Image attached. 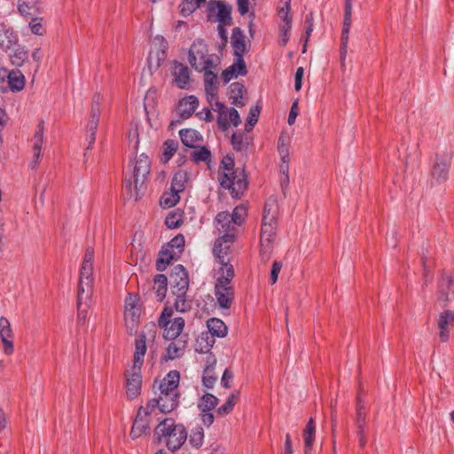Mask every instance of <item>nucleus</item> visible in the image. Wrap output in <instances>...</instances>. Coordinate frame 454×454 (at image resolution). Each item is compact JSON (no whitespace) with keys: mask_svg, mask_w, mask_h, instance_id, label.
Returning a JSON list of instances; mask_svg holds the SVG:
<instances>
[{"mask_svg":"<svg viewBox=\"0 0 454 454\" xmlns=\"http://www.w3.org/2000/svg\"><path fill=\"white\" fill-rule=\"evenodd\" d=\"M188 62L199 73L204 74L205 92L210 98L218 94L217 73L220 58L209 53L207 44L202 39L195 40L188 51Z\"/></svg>","mask_w":454,"mask_h":454,"instance_id":"1","label":"nucleus"},{"mask_svg":"<svg viewBox=\"0 0 454 454\" xmlns=\"http://www.w3.org/2000/svg\"><path fill=\"white\" fill-rule=\"evenodd\" d=\"M145 336L140 335L136 339L133 355V365L126 373V387L129 399L137 398L141 392L142 374L141 367L146 352Z\"/></svg>","mask_w":454,"mask_h":454,"instance_id":"2","label":"nucleus"},{"mask_svg":"<svg viewBox=\"0 0 454 454\" xmlns=\"http://www.w3.org/2000/svg\"><path fill=\"white\" fill-rule=\"evenodd\" d=\"M232 158L225 156L221 162L220 184L221 186L231 191L233 198L239 199L247 186L244 169L234 170Z\"/></svg>","mask_w":454,"mask_h":454,"instance_id":"3","label":"nucleus"},{"mask_svg":"<svg viewBox=\"0 0 454 454\" xmlns=\"http://www.w3.org/2000/svg\"><path fill=\"white\" fill-rule=\"evenodd\" d=\"M215 284V296L221 309H229L234 300L235 292L232 285L234 278L233 266L225 265L223 270H218Z\"/></svg>","mask_w":454,"mask_h":454,"instance_id":"4","label":"nucleus"},{"mask_svg":"<svg viewBox=\"0 0 454 454\" xmlns=\"http://www.w3.org/2000/svg\"><path fill=\"white\" fill-rule=\"evenodd\" d=\"M160 441H164L167 448L175 451L179 450L187 440V431L182 424H176L172 419H165L155 428Z\"/></svg>","mask_w":454,"mask_h":454,"instance_id":"5","label":"nucleus"},{"mask_svg":"<svg viewBox=\"0 0 454 454\" xmlns=\"http://www.w3.org/2000/svg\"><path fill=\"white\" fill-rule=\"evenodd\" d=\"M174 311L169 307H165L159 319L158 325L162 330V336L166 339H176L182 336L185 321L181 317H173Z\"/></svg>","mask_w":454,"mask_h":454,"instance_id":"6","label":"nucleus"},{"mask_svg":"<svg viewBox=\"0 0 454 454\" xmlns=\"http://www.w3.org/2000/svg\"><path fill=\"white\" fill-rule=\"evenodd\" d=\"M93 258L94 251L91 248L86 250L84 259L80 271V281L78 294L82 299H89L92 296L93 291Z\"/></svg>","mask_w":454,"mask_h":454,"instance_id":"7","label":"nucleus"},{"mask_svg":"<svg viewBox=\"0 0 454 454\" xmlns=\"http://www.w3.org/2000/svg\"><path fill=\"white\" fill-rule=\"evenodd\" d=\"M139 298L137 295L129 294L124 304V321L127 331L133 334L137 333L141 315V309L138 305Z\"/></svg>","mask_w":454,"mask_h":454,"instance_id":"8","label":"nucleus"},{"mask_svg":"<svg viewBox=\"0 0 454 454\" xmlns=\"http://www.w3.org/2000/svg\"><path fill=\"white\" fill-rule=\"evenodd\" d=\"M168 48V43L162 35H157L153 37L148 57L150 70H156L160 67L167 58Z\"/></svg>","mask_w":454,"mask_h":454,"instance_id":"9","label":"nucleus"},{"mask_svg":"<svg viewBox=\"0 0 454 454\" xmlns=\"http://www.w3.org/2000/svg\"><path fill=\"white\" fill-rule=\"evenodd\" d=\"M233 234H223L218 236L213 247V254L220 264L218 270H223L225 265L232 266L230 263L229 252L231 244L235 241Z\"/></svg>","mask_w":454,"mask_h":454,"instance_id":"10","label":"nucleus"},{"mask_svg":"<svg viewBox=\"0 0 454 454\" xmlns=\"http://www.w3.org/2000/svg\"><path fill=\"white\" fill-rule=\"evenodd\" d=\"M178 394L158 393V397L151 399L146 403V407L154 413L159 410L161 413H168L174 411L178 405Z\"/></svg>","mask_w":454,"mask_h":454,"instance_id":"11","label":"nucleus"},{"mask_svg":"<svg viewBox=\"0 0 454 454\" xmlns=\"http://www.w3.org/2000/svg\"><path fill=\"white\" fill-rule=\"evenodd\" d=\"M451 153H437L432 164L431 177L437 183L445 182L449 176Z\"/></svg>","mask_w":454,"mask_h":454,"instance_id":"12","label":"nucleus"},{"mask_svg":"<svg viewBox=\"0 0 454 454\" xmlns=\"http://www.w3.org/2000/svg\"><path fill=\"white\" fill-rule=\"evenodd\" d=\"M133 183L134 188L137 191L136 200L138 197V192L142 189L147 176L150 173V160L149 158L142 153L136 160L133 165Z\"/></svg>","mask_w":454,"mask_h":454,"instance_id":"13","label":"nucleus"},{"mask_svg":"<svg viewBox=\"0 0 454 454\" xmlns=\"http://www.w3.org/2000/svg\"><path fill=\"white\" fill-rule=\"evenodd\" d=\"M207 20L212 22L231 23V8L222 1L207 3Z\"/></svg>","mask_w":454,"mask_h":454,"instance_id":"14","label":"nucleus"},{"mask_svg":"<svg viewBox=\"0 0 454 454\" xmlns=\"http://www.w3.org/2000/svg\"><path fill=\"white\" fill-rule=\"evenodd\" d=\"M152 414V411L146 406H141L139 408L131 427V438L137 439L147 434Z\"/></svg>","mask_w":454,"mask_h":454,"instance_id":"15","label":"nucleus"},{"mask_svg":"<svg viewBox=\"0 0 454 454\" xmlns=\"http://www.w3.org/2000/svg\"><path fill=\"white\" fill-rule=\"evenodd\" d=\"M277 222L262 220L261 229V256L263 260H268L270 257Z\"/></svg>","mask_w":454,"mask_h":454,"instance_id":"16","label":"nucleus"},{"mask_svg":"<svg viewBox=\"0 0 454 454\" xmlns=\"http://www.w3.org/2000/svg\"><path fill=\"white\" fill-rule=\"evenodd\" d=\"M352 5L353 3L345 2L344 7V20H343V27L341 32V43H340V62L341 67H345V59L348 52V34L352 23Z\"/></svg>","mask_w":454,"mask_h":454,"instance_id":"17","label":"nucleus"},{"mask_svg":"<svg viewBox=\"0 0 454 454\" xmlns=\"http://www.w3.org/2000/svg\"><path fill=\"white\" fill-rule=\"evenodd\" d=\"M170 286L172 294H186L189 286L188 274L182 265L174 267L170 274Z\"/></svg>","mask_w":454,"mask_h":454,"instance_id":"18","label":"nucleus"},{"mask_svg":"<svg viewBox=\"0 0 454 454\" xmlns=\"http://www.w3.org/2000/svg\"><path fill=\"white\" fill-rule=\"evenodd\" d=\"M166 340H169V343L166 347L163 356L165 360H174L181 357L184 354L188 346V338L186 335H182L176 339H166Z\"/></svg>","mask_w":454,"mask_h":454,"instance_id":"19","label":"nucleus"},{"mask_svg":"<svg viewBox=\"0 0 454 454\" xmlns=\"http://www.w3.org/2000/svg\"><path fill=\"white\" fill-rule=\"evenodd\" d=\"M215 227L218 236L233 234V238H236V224L232 223L231 214L228 212L217 214L215 219Z\"/></svg>","mask_w":454,"mask_h":454,"instance_id":"20","label":"nucleus"},{"mask_svg":"<svg viewBox=\"0 0 454 454\" xmlns=\"http://www.w3.org/2000/svg\"><path fill=\"white\" fill-rule=\"evenodd\" d=\"M206 96L207 100L210 104L212 110L218 114L217 123L219 127L223 131L227 130L229 129V108H227L223 103H221L217 99V94H215L212 98H210V97L208 98L207 94H206Z\"/></svg>","mask_w":454,"mask_h":454,"instance_id":"21","label":"nucleus"},{"mask_svg":"<svg viewBox=\"0 0 454 454\" xmlns=\"http://www.w3.org/2000/svg\"><path fill=\"white\" fill-rule=\"evenodd\" d=\"M0 338L4 344V351L6 355L13 353L14 347L12 342V330L9 320L4 317H0Z\"/></svg>","mask_w":454,"mask_h":454,"instance_id":"22","label":"nucleus"},{"mask_svg":"<svg viewBox=\"0 0 454 454\" xmlns=\"http://www.w3.org/2000/svg\"><path fill=\"white\" fill-rule=\"evenodd\" d=\"M454 325V311L445 310L438 318L439 338L445 342L450 338V330Z\"/></svg>","mask_w":454,"mask_h":454,"instance_id":"23","label":"nucleus"},{"mask_svg":"<svg viewBox=\"0 0 454 454\" xmlns=\"http://www.w3.org/2000/svg\"><path fill=\"white\" fill-rule=\"evenodd\" d=\"M247 73V66L243 59L235 58V61L228 68L223 71L222 78L224 83L239 75H246Z\"/></svg>","mask_w":454,"mask_h":454,"instance_id":"24","label":"nucleus"},{"mask_svg":"<svg viewBox=\"0 0 454 454\" xmlns=\"http://www.w3.org/2000/svg\"><path fill=\"white\" fill-rule=\"evenodd\" d=\"M180 380L179 372L174 370L170 371L160 382L159 392L160 393H177V387Z\"/></svg>","mask_w":454,"mask_h":454,"instance_id":"25","label":"nucleus"},{"mask_svg":"<svg viewBox=\"0 0 454 454\" xmlns=\"http://www.w3.org/2000/svg\"><path fill=\"white\" fill-rule=\"evenodd\" d=\"M199 106L198 98L193 96H187L179 100L177 105V112L181 118H190Z\"/></svg>","mask_w":454,"mask_h":454,"instance_id":"26","label":"nucleus"},{"mask_svg":"<svg viewBox=\"0 0 454 454\" xmlns=\"http://www.w3.org/2000/svg\"><path fill=\"white\" fill-rule=\"evenodd\" d=\"M179 137L183 145L190 148H197L203 142L202 135L193 129H180Z\"/></svg>","mask_w":454,"mask_h":454,"instance_id":"27","label":"nucleus"},{"mask_svg":"<svg viewBox=\"0 0 454 454\" xmlns=\"http://www.w3.org/2000/svg\"><path fill=\"white\" fill-rule=\"evenodd\" d=\"M174 82L180 89H187L190 84V71L189 68L181 64L176 63L174 67Z\"/></svg>","mask_w":454,"mask_h":454,"instance_id":"28","label":"nucleus"},{"mask_svg":"<svg viewBox=\"0 0 454 454\" xmlns=\"http://www.w3.org/2000/svg\"><path fill=\"white\" fill-rule=\"evenodd\" d=\"M231 46L234 51L235 58L243 59V55L247 51L245 36L239 27H234L231 35Z\"/></svg>","mask_w":454,"mask_h":454,"instance_id":"29","label":"nucleus"},{"mask_svg":"<svg viewBox=\"0 0 454 454\" xmlns=\"http://www.w3.org/2000/svg\"><path fill=\"white\" fill-rule=\"evenodd\" d=\"M178 251L170 249L168 246L162 247L160 252L159 257L156 261L157 270L160 271L165 270L167 266L174 260L179 257Z\"/></svg>","mask_w":454,"mask_h":454,"instance_id":"30","label":"nucleus"},{"mask_svg":"<svg viewBox=\"0 0 454 454\" xmlns=\"http://www.w3.org/2000/svg\"><path fill=\"white\" fill-rule=\"evenodd\" d=\"M18 43V36L5 26H0V49L8 51Z\"/></svg>","mask_w":454,"mask_h":454,"instance_id":"31","label":"nucleus"},{"mask_svg":"<svg viewBox=\"0 0 454 454\" xmlns=\"http://www.w3.org/2000/svg\"><path fill=\"white\" fill-rule=\"evenodd\" d=\"M7 82L12 91H20L25 86V76L19 69H13L7 74Z\"/></svg>","mask_w":454,"mask_h":454,"instance_id":"32","label":"nucleus"},{"mask_svg":"<svg viewBox=\"0 0 454 454\" xmlns=\"http://www.w3.org/2000/svg\"><path fill=\"white\" fill-rule=\"evenodd\" d=\"M316 425L313 419H310L303 430V441L305 454H312V447L315 441Z\"/></svg>","mask_w":454,"mask_h":454,"instance_id":"33","label":"nucleus"},{"mask_svg":"<svg viewBox=\"0 0 454 454\" xmlns=\"http://www.w3.org/2000/svg\"><path fill=\"white\" fill-rule=\"evenodd\" d=\"M278 205L275 197H270L265 203L262 220L277 222Z\"/></svg>","mask_w":454,"mask_h":454,"instance_id":"34","label":"nucleus"},{"mask_svg":"<svg viewBox=\"0 0 454 454\" xmlns=\"http://www.w3.org/2000/svg\"><path fill=\"white\" fill-rule=\"evenodd\" d=\"M209 333L213 336L224 337L227 334L228 329L223 321L218 318H210L207 323Z\"/></svg>","mask_w":454,"mask_h":454,"instance_id":"35","label":"nucleus"},{"mask_svg":"<svg viewBox=\"0 0 454 454\" xmlns=\"http://www.w3.org/2000/svg\"><path fill=\"white\" fill-rule=\"evenodd\" d=\"M153 290L159 301H162L168 290V278L163 274H158L153 279Z\"/></svg>","mask_w":454,"mask_h":454,"instance_id":"36","label":"nucleus"},{"mask_svg":"<svg viewBox=\"0 0 454 454\" xmlns=\"http://www.w3.org/2000/svg\"><path fill=\"white\" fill-rule=\"evenodd\" d=\"M188 180V173L184 170H178L173 176L170 189L180 193L184 191Z\"/></svg>","mask_w":454,"mask_h":454,"instance_id":"37","label":"nucleus"},{"mask_svg":"<svg viewBox=\"0 0 454 454\" xmlns=\"http://www.w3.org/2000/svg\"><path fill=\"white\" fill-rule=\"evenodd\" d=\"M205 2L206 0H182L179 4L181 15L184 17L190 16Z\"/></svg>","mask_w":454,"mask_h":454,"instance_id":"38","label":"nucleus"},{"mask_svg":"<svg viewBox=\"0 0 454 454\" xmlns=\"http://www.w3.org/2000/svg\"><path fill=\"white\" fill-rule=\"evenodd\" d=\"M9 58L12 65L21 67L27 61L28 53L24 47L18 46L9 54Z\"/></svg>","mask_w":454,"mask_h":454,"instance_id":"39","label":"nucleus"},{"mask_svg":"<svg viewBox=\"0 0 454 454\" xmlns=\"http://www.w3.org/2000/svg\"><path fill=\"white\" fill-rule=\"evenodd\" d=\"M180 193L173 191L170 189L169 192H166L162 194L160 200V204L164 208H169L174 206L180 200Z\"/></svg>","mask_w":454,"mask_h":454,"instance_id":"40","label":"nucleus"},{"mask_svg":"<svg viewBox=\"0 0 454 454\" xmlns=\"http://www.w3.org/2000/svg\"><path fill=\"white\" fill-rule=\"evenodd\" d=\"M178 148V142L174 139H168L164 142L162 145V159L161 160L164 163H167L172 156L175 154Z\"/></svg>","mask_w":454,"mask_h":454,"instance_id":"41","label":"nucleus"},{"mask_svg":"<svg viewBox=\"0 0 454 454\" xmlns=\"http://www.w3.org/2000/svg\"><path fill=\"white\" fill-rule=\"evenodd\" d=\"M204 442V430L200 426L193 427L191 431L189 437V443L196 448L200 449Z\"/></svg>","mask_w":454,"mask_h":454,"instance_id":"42","label":"nucleus"},{"mask_svg":"<svg viewBox=\"0 0 454 454\" xmlns=\"http://www.w3.org/2000/svg\"><path fill=\"white\" fill-rule=\"evenodd\" d=\"M217 402L218 399L215 395L206 394L200 398L198 407L200 411H211L216 406Z\"/></svg>","mask_w":454,"mask_h":454,"instance_id":"43","label":"nucleus"},{"mask_svg":"<svg viewBox=\"0 0 454 454\" xmlns=\"http://www.w3.org/2000/svg\"><path fill=\"white\" fill-rule=\"evenodd\" d=\"M244 86L239 82H232L230 86L231 98L232 104L241 106H243L242 96H243Z\"/></svg>","mask_w":454,"mask_h":454,"instance_id":"44","label":"nucleus"},{"mask_svg":"<svg viewBox=\"0 0 454 454\" xmlns=\"http://www.w3.org/2000/svg\"><path fill=\"white\" fill-rule=\"evenodd\" d=\"M38 0H19L18 10L23 15H30L33 11L37 10Z\"/></svg>","mask_w":454,"mask_h":454,"instance_id":"45","label":"nucleus"},{"mask_svg":"<svg viewBox=\"0 0 454 454\" xmlns=\"http://www.w3.org/2000/svg\"><path fill=\"white\" fill-rule=\"evenodd\" d=\"M99 117H100V111H99L98 106H92L91 110H90V120L88 121L87 128H86L87 133H90V132L96 133L97 132Z\"/></svg>","mask_w":454,"mask_h":454,"instance_id":"46","label":"nucleus"},{"mask_svg":"<svg viewBox=\"0 0 454 454\" xmlns=\"http://www.w3.org/2000/svg\"><path fill=\"white\" fill-rule=\"evenodd\" d=\"M194 149L195 150L191 153V158L194 162L199 163L210 160L211 153L207 147L198 145V147Z\"/></svg>","mask_w":454,"mask_h":454,"instance_id":"47","label":"nucleus"},{"mask_svg":"<svg viewBox=\"0 0 454 454\" xmlns=\"http://www.w3.org/2000/svg\"><path fill=\"white\" fill-rule=\"evenodd\" d=\"M280 5L278 6V16L281 21L292 20L290 15L291 0H279Z\"/></svg>","mask_w":454,"mask_h":454,"instance_id":"48","label":"nucleus"},{"mask_svg":"<svg viewBox=\"0 0 454 454\" xmlns=\"http://www.w3.org/2000/svg\"><path fill=\"white\" fill-rule=\"evenodd\" d=\"M90 300H91V298L82 299L81 294H78V298H77L78 315H77V318H78L79 321H82V322L85 321L86 316H87V310L89 309Z\"/></svg>","mask_w":454,"mask_h":454,"instance_id":"49","label":"nucleus"},{"mask_svg":"<svg viewBox=\"0 0 454 454\" xmlns=\"http://www.w3.org/2000/svg\"><path fill=\"white\" fill-rule=\"evenodd\" d=\"M278 152L280 160H289V138L281 135L278 140Z\"/></svg>","mask_w":454,"mask_h":454,"instance_id":"50","label":"nucleus"},{"mask_svg":"<svg viewBox=\"0 0 454 454\" xmlns=\"http://www.w3.org/2000/svg\"><path fill=\"white\" fill-rule=\"evenodd\" d=\"M43 121H41L36 127V130L33 137V150H42L43 145Z\"/></svg>","mask_w":454,"mask_h":454,"instance_id":"51","label":"nucleus"},{"mask_svg":"<svg viewBox=\"0 0 454 454\" xmlns=\"http://www.w3.org/2000/svg\"><path fill=\"white\" fill-rule=\"evenodd\" d=\"M260 114V108L258 106H253L249 110V114L245 124L246 131L249 132L253 129L254 126L258 121Z\"/></svg>","mask_w":454,"mask_h":454,"instance_id":"52","label":"nucleus"},{"mask_svg":"<svg viewBox=\"0 0 454 454\" xmlns=\"http://www.w3.org/2000/svg\"><path fill=\"white\" fill-rule=\"evenodd\" d=\"M247 216V208L243 205L237 206L232 214H231V221L237 225H240Z\"/></svg>","mask_w":454,"mask_h":454,"instance_id":"53","label":"nucleus"},{"mask_svg":"<svg viewBox=\"0 0 454 454\" xmlns=\"http://www.w3.org/2000/svg\"><path fill=\"white\" fill-rule=\"evenodd\" d=\"M176 295L175 308L176 311L184 312L189 309L190 303L186 300V294L175 293Z\"/></svg>","mask_w":454,"mask_h":454,"instance_id":"54","label":"nucleus"},{"mask_svg":"<svg viewBox=\"0 0 454 454\" xmlns=\"http://www.w3.org/2000/svg\"><path fill=\"white\" fill-rule=\"evenodd\" d=\"M182 223V215L176 212L169 213L165 219V224L169 229H176L181 225Z\"/></svg>","mask_w":454,"mask_h":454,"instance_id":"55","label":"nucleus"},{"mask_svg":"<svg viewBox=\"0 0 454 454\" xmlns=\"http://www.w3.org/2000/svg\"><path fill=\"white\" fill-rule=\"evenodd\" d=\"M236 398H237V395L235 394H231L230 396H228L225 403L218 408V410H217L218 414L226 415V414L230 413L235 406Z\"/></svg>","mask_w":454,"mask_h":454,"instance_id":"56","label":"nucleus"},{"mask_svg":"<svg viewBox=\"0 0 454 454\" xmlns=\"http://www.w3.org/2000/svg\"><path fill=\"white\" fill-rule=\"evenodd\" d=\"M170 249H174L175 251H178L180 254L184 247V237L181 234L174 237L167 245Z\"/></svg>","mask_w":454,"mask_h":454,"instance_id":"57","label":"nucleus"},{"mask_svg":"<svg viewBox=\"0 0 454 454\" xmlns=\"http://www.w3.org/2000/svg\"><path fill=\"white\" fill-rule=\"evenodd\" d=\"M231 145L235 150L242 151L247 148L248 144L244 140L242 134L233 133L231 137Z\"/></svg>","mask_w":454,"mask_h":454,"instance_id":"58","label":"nucleus"},{"mask_svg":"<svg viewBox=\"0 0 454 454\" xmlns=\"http://www.w3.org/2000/svg\"><path fill=\"white\" fill-rule=\"evenodd\" d=\"M216 378L212 374V371L207 368L204 371L202 382L207 388H212L215 385Z\"/></svg>","mask_w":454,"mask_h":454,"instance_id":"59","label":"nucleus"},{"mask_svg":"<svg viewBox=\"0 0 454 454\" xmlns=\"http://www.w3.org/2000/svg\"><path fill=\"white\" fill-rule=\"evenodd\" d=\"M229 115V126L232 124L234 127H237L240 124L241 120L239 114V112L235 108H229L228 111Z\"/></svg>","mask_w":454,"mask_h":454,"instance_id":"60","label":"nucleus"},{"mask_svg":"<svg viewBox=\"0 0 454 454\" xmlns=\"http://www.w3.org/2000/svg\"><path fill=\"white\" fill-rule=\"evenodd\" d=\"M129 142L133 146L135 150L137 149V146L139 145V139H138V129L137 127L130 129L129 132Z\"/></svg>","mask_w":454,"mask_h":454,"instance_id":"61","label":"nucleus"},{"mask_svg":"<svg viewBox=\"0 0 454 454\" xmlns=\"http://www.w3.org/2000/svg\"><path fill=\"white\" fill-rule=\"evenodd\" d=\"M282 263L279 262H274L270 270V282L275 284L278 280V274L281 270Z\"/></svg>","mask_w":454,"mask_h":454,"instance_id":"62","label":"nucleus"},{"mask_svg":"<svg viewBox=\"0 0 454 454\" xmlns=\"http://www.w3.org/2000/svg\"><path fill=\"white\" fill-rule=\"evenodd\" d=\"M298 114H299L298 101L295 100L294 102H293L290 112H289V115H288V119H287L288 124H290V125L294 124Z\"/></svg>","mask_w":454,"mask_h":454,"instance_id":"63","label":"nucleus"},{"mask_svg":"<svg viewBox=\"0 0 454 454\" xmlns=\"http://www.w3.org/2000/svg\"><path fill=\"white\" fill-rule=\"evenodd\" d=\"M304 75V69L302 67H298L294 75V89L295 90H300L301 89L302 78Z\"/></svg>","mask_w":454,"mask_h":454,"instance_id":"64","label":"nucleus"}]
</instances>
